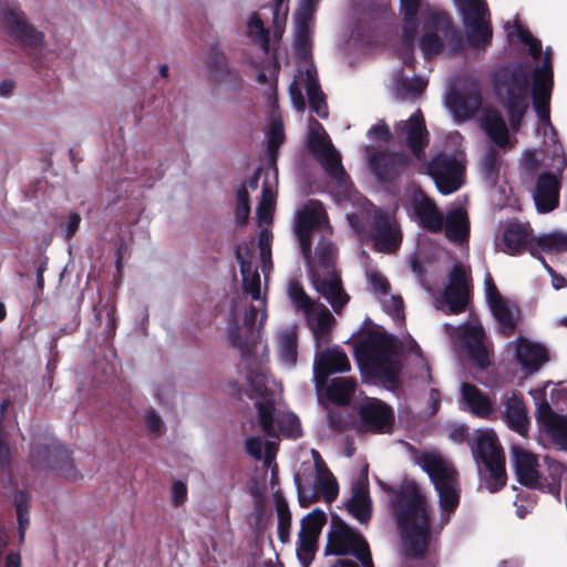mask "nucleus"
Masks as SVG:
<instances>
[{
    "instance_id": "f257e3e1",
    "label": "nucleus",
    "mask_w": 567,
    "mask_h": 567,
    "mask_svg": "<svg viewBox=\"0 0 567 567\" xmlns=\"http://www.w3.org/2000/svg\"><path fill=\"white\" fill-rule=\"evenodd\" d=\"M324 220L326 213L322 205L310 202L296 213L293 231L307 261L312 287L329 302L333 311L339 313L350 298L334 268L336 248L329 241H320L315 255L311 256V233Z\"/></svg>"
},
{
    "instance_id": "f03ea898",
    "label": "nucleus",
    "mask_w": 567,
    "mask_h": 567,
    "mask_svg": "<svg viewBox=\"0 0 567 567\" xmlns=\"http://www.w3.org/2000/svg\"><path fill=\"white\" fill-rule=\"evenodd\" d=\"M237 260L240 265L243 288L250 295L254 303L235 306L228 322L227 336L229 342L246 350L260 334V329L267 319V302L261 292V281L258 267L255 264V255L247 244L237 248Z\"/></svg>"
},
{
    "instance_id": "7ed1b4c3",
    "label": "nucleus",
    "mask_w": 567,
    "mask_h": 567,
    "mask_svg": "<svg viewBox=\"0 0 567 567\" xmlns=\"http://www.w3.org/2000/svg\"><path fill=\"white\" fill-rule=\"evenodd\" d=\"M390 511L408 556H422L430 540L429 504L419 486L404 483L390 495Z\"/></svg>"
},
{
    "instance_id": "20e7f679",
    "label": "nucleus",
    "mask_w": 567,
    "mask_h": 567,
    "mask_svg": "<svg viewBox=\"0 0 567 567\" xmlns=\"http://www.w3.org/2000/svg\"><path fill=\"white\" fill-rule=\"evenodd\" d=\"M504 30L508 42L527 47L529 54L537 63L533 72V105L544 128L553 130L549 121V102L553 90L551 52L549 48L542 52L540 41L535 39L529 30L520 23L518 17L506 21Z\"/></svg>"
},
{
    "instance_id": "39448f33",
    "label": "nucleus",
    "mask_w": 567,
    "mask_h": 567,
    "mask_svg": "<svg viewBox=\"0 0 567 567\" xmlns=\"http://www.w3.org/2000/svg\"><path fill=\"white\" fill-rule=\"evenodd\" d=\"M359 364L388 385H394L401 369L395 340L378 329L364 332L355 342Z\"/></svg>"
},
{
    "instance_id": "423d86ee",
    "label": "nucleus",
    "mask_w": 567,
    "mask_h": 567,
    "mask_svg": "<svg viewBox=\"0 0 567 567\" xmlns=\"http://www.w3.org/2000/svg\"><path fill=\"white\" fill-rule=\"evenodd\" d=\"M250 396L256 399L258 421L269 436L299 437L301 426L298 417L284 409L277 395L270 393L269 381L265 375L250 380Z\"/></svg>"
},
{
    "instance_id": "0eeeda50",
    "label": "nucleus",
    "mask_w": 567,
    "mask_h": 567,
    "mask_svg": "<svg viewBox=\"0 0 567 567\" xmlns=\"http://www.w3.org/2000/svg\"><path fill=\"white\" fill-rule=\"evenodd\" d=\"M416 463L429 475L439 495L441 522L446 524L460 503V484L453 464L440 452L427 451L416 456Z\"/></svg>"
},
{
    "instance_id": "6e6552de",
    "label": "nucleus",
    "mask_w": 567,
    "mask_h": 567,
    "mask_svg": "<svg viewBox=\"0 0 567 567\" xmlns=\"http://www.w3.org/2000/svg\"><path fill=\"white\" fill-rule=\"evenodd\" d=\"M277 186H278V168H265V177L262 183V194L257 206L256 210V219L258 226L261 228L258 235V257L255 256V264L257 265V259L261 262V269L265 276V280H267L268 275L272 270V260H271V238L272 234L269 229V226L272 223L274 212L276 206L277 198ZM241 243L240 245H243ZM251 248V251L255 252V244L254 241L246 243ZM256 255V254H254Z\"/></svg>"
},
{
    "instance_id": "1a4fd4ad",
    "label": "nucleus",
    "mask_w": 567,
    "mask_h": 567,
    "mask_svg": "<svg viewBox=\"0 0 567 567\" xmlns=\"http://www.w3.org/2000/svg\"><path fill=\"white\" fill-rule=\"evenodd\" d=\"M494 86L508 112L512 127L516 128L529 106L527 72L522 66H517L513 71L499 70L495 74Z\"/></svg>"
},
{
    "instance_id": "9d476101",
    "label": "nucleus",
    "mask_w": 567,
    "mask_h": 567,
    "mask_svg": "<svg viewBox=\"0 0 567 567\" xmlns=\"http://www.w3.org/2000/svg\"><path fill=\"white\" fill-rule=\"evenodd\" d=\"M324 554L336 556L351 555L357 559V561L338 559L332 567H372L368 543L361 534L342 522L334 523L331 526L328 533Z\"/></svg>"
},
{
    "instance_id": "9b49d317",
    "label": "nucleus",
    "mask_w": 567,
    "mask_h": 567,
    "mask_svg": "<svg viewBox=\"0 0 567 567\" xmlns=\"http://www.w3.org/2000/svg\"><path fill=\"white\" fill-rule=\"evenodd\" d=\"M286 291L295 310L303 315L317 347L327 343L336 323L330 310L323 303L312 300L297 280H290Z\"/></svg>"
},
{
    "instance_id": "f8f14e48",
    "label": "nucleus",
    "mask_w": 567,
    "mask_h": 567,
    "mask_svg": "<svg viewBox=\"0 0 567 567\" xmlns=\"http://www.w3.org/2000/svg\"><path fill=\"white\" fill-rule=\"evenodd\" d=\"M462 45L460 33L443 12H431L420 39V49L425 58L456 53Z\"/></svg>"
},
{
    "instance_id": "ddd939ff",
    "label": "nucleus",
    "mask_w": 567,
    "mask_h": 567,
    "mask_svg": "<svg viewBox=\"0 0 567 567\" xmlns=\"http://www.w3.org/2000/svg\"><path fill=\"white\" fill-rule=\"evenodd\" d=\"M299 499L302 506H309L320 495L327 503L338 496V483L328 467H318L303 462L295 475Z\"/></svg>"
},
{
    "instance_id": "4468645a",
    "label": "nucleus",
    "mask_w": 567,
    "mask_h": 567,
    "mask_svg": "<svg viewBox=\"0 0 567 567\" xmlns=\"http://www.w3.org/2000/svg\"><path fill=\"white\" fill-rule=\"evenodd\" d=\"M472 454L476 462L483 463L489 473L487 488L491 492L501 489L506 483L505 458L495 433L491 430H478Z\"/></svg>"
},
{
    "instance_id": "2eb2a0df",
    "label": "nucleus",
    "mask_w": 567,
    "mask_h": 567,
    "mask_svg": "<svg viewBox=\"0 0 567 567\" xmlns=\"http://www.w3.org/2000/svg\"><path fill=\"white\" fill-rule=\"evenodd\" d=\"M454 1L463 16L468 43L474 48L486 49L491 43L493 32L485 0Z\"/></svg>"
},
{
    "instance_id": "dca6fc26",
    "label": "nucleus",
    "mask_w": 567,
    "mask_h": 567,
    "mask_svg": "<svg viewBox=\"0 0 567 567\" xmlns=\"http://www.w3.org/2000/svg\"><path fill=\"white\" fill-rule=\"evenodd\" d=\"M303 89L307 91L310 109L318 116L326 118L328 116V109L324 95L319 89L316 70L308 63L305 69L299 71L289 86L290 99L297 111H303L306 106L302 94Z\"/></svg>"
},
{
    "instance_id": "f3484780",
    "label": "nucleus",
    "mask_w": 567,
    "mask_h": 567,
    "mask_svg": "<svg viewBox=\"0 0 567 567\" xmlns=\"http://www.w3.org/2000/svg\"><path fill=\"white\" fill-rule=\"evenodd\" d=\"M308 146L332 178L338 182L344 178L346 173L341 165L340 154L332 146L323 126L318 121L309 123Z\"/></svg>"
},
{
    "instance_id": "a211bd4d",
    "label": "nucleus",
    "mask_w": 567,
    "mask_h": 567,
    "mask_svg": "<svg viewBox=\"0 0 567 567\" xmlns=\"http://www.w3.org/2000/svg\"><path fill=\"white\" fill-rule=\"evenodd\" d=\"M463 159L440 154L431 159L427 172L435 182L440 193L449 195L456 192L464 182Z\"/></svg>"
},
{
    "instance_id": "6ab92c4d",
    "label": "nucleus",
    "mask_w": 567,
    "mask_h": 567,
    "mask_svg": "<svg viewBox=\"0 0 567 567\" xmlns=\"http://www.w3.org/2000/svg\"><path fill=\"white\" fill-rule=\"evenodd\" d=\"M326 523L327 516L321 509H313L301 519L296 553L303 567H308L312 561Z\"/></svg>"
},
{
    "instance_id": "aec40b11",
    "label": "nucleus",
    "mask_w": 567,
    "mask_h": 567,
    "mask_svg": "<svg viewBox=\"0 0 567 567\" xmlns=\"http://www.w3.org/2000/svg\"><path fill=\"white\" fill-rule=\"evenodd\" d=\"M484 291L489 309L498 323L499 331L506 337L511 336L519 321L517 306L501 296L489 274L484 278Z\"/></svg>"
},
{
    "instance_id": "412c9836",
    "label": "nucleus",
    "mask_w": 567,
    "mask_h": 567,
    "mask_svg": "<svg viewBox=\"0 0 567 567\" xmlns=\"http://www.w3.org/2000/svg\"><path fill=\"white\" fill-rule=\"evenodd\" d=\"M468 280L470 271L462 264H455L447 275V284L437 299V308H449L452 313L460 312L464 309L468 299Z\"/></svg>"
},
{
    "instance_id": "4be33fe9",
    "label": "nucleus",
    "mask_w": 567,
    "mask_h": 567,
    "mask_svg": "<svg viewBox=\"0 0 567 567\" xmlns=\"http://www.w3.org/2000/svg\"><path fill=\"white\" fill-rule=\"evenodd\" d=\"M393 421L392 409L378 399H368L358 409L357 429L360 432L388 433Z\"/></svg>"
},
{
    "instance_id": "5701e85b",
    "label": "nucleus",
    "mask_w": 567,
    "mask_h": 567,
    "mask_svg": "<svg viewBox=\"0 0 567 567\" xmlns=\"http://www.w3.org/2000/svg\"><path fill=\"white\" fill-rule=\"evenodd\" d=\"M406 206L413 212L423 228L436 234L443 231V214L422 190L416 187L410 188L406 195Z\"/></svg>"
},
{
    "instance_id": "b1692460",
    "label": "nucleus",
    "mask_w": 567,
    "mask_h": 567,
    "mask_svg": "<svg viewBox=\"0 0 567 567\" xmlns=\"http://www.w3.org/2000/svg\"><path fill=\"white\" fill-rule=\"evenodd\" d=\"M31 463L33 467L48 466L54 468L68 480L74 481L79 476L69 451L62 446L54 445L33 449Z\"/></svg>"
},
{
    "instance_id": "393cba45",
    "label": "nucleus",
    "mask_w": 567,
    "mask_h": 567,
    "mask_svg": "<svg viewBox=\"0 0 567 567\" xmlns=\"http://www.w3.org/2000/svg\"><path fill=\"white\" fill-rule=\"evenodd\" d=\"M316 10V0H300L295 13V49L303 60H307L311 50V29Z\"/></svg>"
},
{
    "instance_id": "a878e982",
    "label": "nucleus",
    "mask_w": 567,
    "mask_h": 567,
    "mask_svg": "<svg viewBox=\"0 0 567 567\" xmlns=\"http://www.w3.org/2000/svg\"><path fill=\"white\" fill-rule=\"evenodd\" d=\"M395 134L405 142L412 154L417 158L424 157V148L429 143V132L420 111H416L406 121L395 124Z\"/></svg>"
},
{
    "instance_id": "bb28decb",
    "label": "nucleus",
    "mask_w": 567,
    "mask_h": 567,
    "mask_svg": "<svg viewBox=\"0 0 567 567\" xmlns=\"http://www.w3.org/2000/svg\"><path fill=\"white\" fill-rule=\"evenodd\" d=\"M347 354L339 348H330L319 352L313 361V381L318 390L323 389L328 377L350 370Z\"/></svg>"
},
{
    "instance_id": "cd10ccee",
    "label": "nucleus",
    "mask_w": 567,
    "mask_h": 567,
    "mask_svg": "<svg viewBox=\"0 0 567 567\" xmlns=\"http://www.w3.org/2000/svg\"><path fill=\"white\" fill-rule=\"evenodd\" d=\"M372 218V236L378 249L384 252L396 250L402 235L394 217L381 209H374Z\"/></svg>"
},
{
    "instance_id": "c85d7f7f",
    "label": "nucleus",
    "mask_w": 567,
    "mask_h": 567,
    "mask_svg": "<svg viewBox=\"0 0 567 567\" xmlns=\"http://www.w3.org/2000/svg\"><path fill=\"white\" fill-rule=\"evenodd\" d=\"M2 25L21 44L30 48H39L43 44V34L30 25L21 11L3 9L1 12Z\"/></svg>"
},
{
    "instance_id": "c756f323",
    "label": "nucleus",
    "mask_w": 567,
    "mask_h": 567,
    "mask_svg": "<svg viewBox=\"0 0 567 567\" xmlns=\"http://www.w3.org/2000/svg\"><path fill=\"white\" fill-rule=\"evenodd\" d=\"M369 165L379 179L392 182L405 172L409 157L404 153L379 152L369 157Z\"/></svg>"
},
{
    "instance_id": "7c9ffc66",
    "label": "nucleus",
    "mask_w": 567,
    "mask_h": 567,
    "mask_svg": "<svg viewBox=\"0 0 567 567\" xmlns=\"http://www.w3.org/2000/svg\"><path fill=\"white\" fill-rule=\"evenodd\" d=\"M535 240L536 237L533 236L528 225L512 223L505 228L496 245L501 251L508 255H519L526 250L533 254Z\"/></svg>"
},
{
    "instance_id": "2f4dec72",
    "label": "nucleus",
    "mask_w": 567,
    "mask_h": 567,
    "mask_svg": "<svg viewBox=\"0 0 567 567\" xmlns=\"http://www.w3.org/2000/svg\"><path fill=\"white\" fill-rule=\"evenodd\" d=\"M514 349L515 359L525 374H530L547 361L546 350L528 339L518 338L509 343Z\"/></svg>"
},
{
    "instance_id": "473e14b6",
    "label": "nucleus",
    "mask_w": 567,
    "mask_h": 567,
    "mask_svg": "<svg viewBox=\"0 0 567 567\" xmlns=\"http://www.w3.org/2000/svg\"><path fill=\"white\" fill-rule=\"evenodd\" d=\"M559 188L560 183L556 175L544 173L538 177L533 194L538 213H549L558 206Z\"/></svg>"
},
{
    "instance_id": "72a5a7b5",
    "label": "nucleus",
    "mask_w": 567,
    "mask_h": 567,
    "mask_svg": "<svg viewBox=\"0 0 567 567\" xmlns=\"http://www.w3.org/2000/svg\"><path fill=\"white\" fill-rule=\"evenodd\" d=\"M484 338L485 332L480 323H467L462 328V341L471 358L482 369L489 364V351Z\"/></svg>"
},
{
    "instance_id": "f704fd0d",
    "label": "nucleus",
    "mask_w": 567,
    "mask_h": 567,
    "mask_svg": "<svg viewBox=\"0 0 567 567\" xmlns=\"http://www.w3.org/2000/svg\"><path fill=\"white\" fill-rule=\"evenodd\" d=\"M461 406L470 411L473 415L488 419L494 413L493 401L476 385L462 383L461 385Z\"/></svg>"
},
{
    "instance_id": "c9c22d12",
    "label": "nucleus",
    "mask_w": 567,
    "mask_h": 567,
    "mask_svg": "<svg viewBox=\"0 0 567 567\" xmlns=\"http://www.w3.org/2000/svg\"><path fill=\"white\" fill-rule=\"evenodd\" d=\"M445 237L455 245H462L470 237V219L467 212L463 207L449 209L444 216Z\"/></svg>"
},
{
    "instance_id": "e433bc0d",
    "label": "nucleus",
    "mask_w": 567,
    "mask_h": 567,
    "mask_svg": "<svg viewBox=\"0 0 567 567\" xmlns=\"http://www.w3.org/2000/svg\"><path fill=\"white\" fill-rule=\"evenodd\" d=\"M537 419L553 441L567 451V417L555 413L549 404L545 403L538 408Z\"/></svg>"
},
{
    "instance_id": "4c0bfd02",
    "label": "nucleus",
    "mask_w": 567,
    "mask_h": 567,
    "mask_svg": "<svg viewBox=\"0 0 567 567\" xmlns=\"http://www.w3.org/2000/svg\"><path fill=\"white\" fill-rule=\"evenodd\" d=\"M512 455L518 481L525 486L536 487L538 485V464L535 455L516 445L512 447Z\"/></svg>"
},
{
    "instance_id": "58836bf2",
    "label": "nucleus",
    "mask_w": 567,
    "mask_h": 567,
    "mask_svg": "<svg viewBox=\"0 0 567 567\" xmlns=\"http://www.w3.org/2000/svg\"><path fill=\"white\" fill-rule=\"evenodd\" d=\"M446 106L456 121L462 122L472 117L481 106V96L476 90L463 95L458 92H451L445 100Z\"/></svg>"
},
{
    "instance_id": "ea45409f",
    "label": "nucleus",
    "mask_w": 567,
    "mask_h": 567,
    "mask_svg": "<svg viewBox=\"0 0 567 567\" xmlns=\"http://www.w3.org/2000/svg\"><path fill=\"white\" fill-rule=\"evenodd\" d=\"M504 420L508 427L525 436L528 430L526 406L520 398L513 394L504 402Z\"/></svg>"
},
{
    "instance_id": "a19ab883",
    "label": "nucleus",
    "mask_w": 567,
    "mask_h": 567,
    "mask_svg": "<svg viewBox=\"0 0 567 567\" xmlns=\"http://www.w3.org/2000/svg\"><path fill=\"white\" fill-rule=\"evenodd\" d=\"M482 127L498 146L506 147L509 144L506 123L498 112L485 110L482 116Z\"/></svg>"
},
{
    "instance_id": "79ce46f5",
    "label": "nucleus",
    "mask_w": 567,
    "mask_h": 567,
    "mask_svg": "<svg viewBox=\"0 0 567 567\" xmlns=\"http://www.w3.org/2000/svg\"><path fill=\"white\" fill-rule=\"evenodd\" d=\"M277 348L280 362L288 369L295 368L298 359V337L295 327L279 332Z\"/></svg>"
},
{
    "instance_id": "37998d69",
    "label": "nucleus",
    "mask_w": 567,
    "mask_h": 567,
    "mask_svg": "<svg viewBox=\"0 0 567 567\" xmlns=\"http://www.w3.org/2000/svg\"><path fill=\"white\" fill-rule=\"evenodd\" d=\"M349 513L360 523H367L371 517V501L365 485L360 484L353 488L348 502Z\"/></svg>"
},
{
    "instance_id": "c03bdc74",
    "label": "nucleus",
    "mask_w": 567,
    "mask_h": 567,
    "mask_svg": "<svg viewBox=\"0 0 567 567\" xmlns=\"http://www.w3.org/2000/svg\"><path fill=\"white\" fill-rule=\"evenodd\" d=\"M355 385V381L351 378H334L327 388V396L339 405H346L350 402Z\"/></svg>"
},
{
    "instance_id": "a18cd8bd",
    "label": "nucleus",
    "mask_w": 567,
    "mask_h": 567,
    "mask_svg": "<svg viewBox=\"0 0 567 567\" xmlns=\"http://www.w3.org/2000/svg\"><path fill=\"white\" fill-rule=\"evenodd\" d=\"M420 0H400V11L404 18L403 40L412 45L416 31L415 17L420 8Z\"/></svg>"
},
{
    "instance_id": "49530a36",
    "label": "nucleus",
    "mask_w": 567,
    "mask_h": 567,
    "mask_svg": "<svg viewBox=\"0 0 567 567\" xmlns=\"http://www.w3.org/2000/svg\"><path fill=\"white\" fill-rule=\"evenodd\" d=\"M268 145H267V154H268V165L266 168L277 167V152L278 148L282 145L285 141V132L282 122L278 118H274L269 125L267 132Z\"/></svg>"
},
{
    "instance_id": "de8ad7c7",
    "label": "nucleus",
    "mask_w": 567,
    "mask_h": 567,
    "mask_svg": "<svg viewBox=\"0 0 567 567\" xmlns=\"http://www.w3.org/2000/svg\"><path fill=\"white\" fill-rule=\"evenodd\" d=\"M246 451L249 455H251L256 460L262 458V452H264V443L260 437H249L246 440ZM277 452V445L274 441H268L265 445V464L267 466H270L271 462L275 458Z\"/></svg>"
},
{
    "instance_id": "09e8293b",
    "label": "nucleus",
    "mask_w": 567,
    "mask_h": 567,
    "mask_svg": "<svg viewBox=\"0 0 567 567\" xmlns=\"http://www.w3.org/2000/svg\"><path fill=\"white\" fill-rule=\"evenodd\" d=\"M246 32L249 38H251L254 41H256L261 50L266 53L268 52L269 47V38H268V31L264 27L262 21L260 18L252 13L249 19L247 20L246 24Z\"/></svg>"
},
{
    "instance_id": "8fccbe9b",
    "label": "nucleus",
    "mask_w": 567,
    "mask_h": 567,
    "mask_svg": "<svg viewBox=\"0 0 567 567\" xmlns=\"http://www.w3.org/2000/svg\"><path fill=\"white\" fill-rule=\"evenodd\" d=\"M535 245L544 251H564L567 250V235L563 233L544 234L536 237Z\"/></svg>"
},
{
    "instance_id": "3c124183",
    "label": "nucleus",
    "mask_w": 567,
    "mask_h": 567,
    "mask_svg": "<svg viewBox=\"0 0 567 567\" xmlns=\"http://www.w3.org/2000/svg\"><path fill=\"white\" fill-rule=\"evenodd\" d=\"M277 530L281 543L286 544L290 539L291 513L287 503L278 501L276 504Z\"/></svg>"
},
{
    "instance_id": "603ef678",
    "label": "nucleus",
    "mask_w": 567,
    "mask_h": 567,
    "mask_svg": "<svg viewBox=\"0 0 567 567\" xmlns=\"http://www.w3.org/2000/svg\"><path fill=\"white\" fill-rule=\"evenodd\" d=\"M210 76L216 83L238 80V75L229 70L224 55H216L210 62Z\"/></svg>"
},
{
    "instance_id": "864d4df0",
    "label": "nucleus",
    "mask_w": 567,
    "mask_h": 567,
    "mask_svg": "<svg viewBox=\"0 0 567 567\" xmlns=\"http://www.w3.org/2000/svg\"><path fill=\"white\" fill-rule=\"evenodd\" d=\"M380 302L383 309L398 322L403 321V300L399 296H393L386 292L380 297Z\"/></svg>"
},
{
    "instance_id": "5fc2aeb1",
    "label": "nucleus",
    "mask_w": 567,
    "mask_h": 567,
    "mask_svg": "<svg viewBox=\"0 0 567 567\" xmlns=\"http://www.w3.org/2000/svg\"><path fill=\"white\" fill-rule=\"evenodd\" d=\"M402 350L409 352L411 355H414V361L417 365H420L422 372V374H420L419 377L430 382V369L426 361L422 357L419 344L414 340H408L404 344H402Z\"/></svg>"
},
{
    "instance_id": "6e6d98bb",
    "label": "nucleus",
    "mask_w": 567,
    "mask_h": 567,
    "mask_svg": "<svg viewBox=\"0 0 567 567\" xmlns=\"http://www.w3.org/2000/svg\"><path fill=\"white\" fill-rule=\"evenodd\" d=\"M367 279L373 292L378 296L379 299L380 297L389 292V282L386 278L379 271L370 270L367 274Z\"/></svg>"
},
{
    "instance_id": "4d7b16f0",
    "label": "nucleus",
    "mask_w": 567,
    "mask_h": 567,
    "mask_svg": "<svg viewBox=\"0 0 567 567\" xmlns=\"http://www.w3.org/2000/svg\"><path fill=\"white\" fill-rule=\"evenodd\" d=\"M287 1L288 0H275V2H276V8H275V12H274L275 37H280L282 33V27L286 22L287 12H288V8L286 6Z\"/></svg>"
},
{
    "instance_id": "13d9d810",
    "label": "nucleus",
    "mask_w": 567,
    "mask_h": 567,
    "mask_svg": "<svg viewBox=\"0 0 567 567\" xmlns=\"http://www.w3.org/2000/svg\"><path fill=\"white\" fill-rule=\"evenodd\" d=\"M367 137L375 142L388 143L392 140V133L389 126L380 121L367 132Z\"/></svg>"
},
{
    "instance_id": "bf43d9fd",
    "label": "nucleus",
    "mask_w": 567,
    "mask_h": 567,
    "mask_svg": "<svg viewBox=\"0 0 567 567\" xmlns=\"http://www.w3.org/2000/svg\"><path fill=\"white\" fill-rule=\"evenodd\" d=\"M497 165V155L494 150L489 148L485 152L481 161V168L485 177L489 178L495 172Z\"/></svg>"
},
{
    "instance_id": "052dcab7",
    "label": "nucleus",
    "mask_w": 567,
    "mask_h": 567,
    "mask_svg": "<svg viewBox=\"0 0 567 567\" xmlns=\"http://www.w3.org/2000/svg\"><path fill=\"white\" fill-rule=\"evenodd\" d=\"M145 422L151 432L156 434H159L162 432L164 426L163 421L154 410L146 412Z\"/></svg>"
},
{
    "instance_id": "680f3d73",
    "label": "nucleus",
    "mask_w": 567,
    "mask_h": 567,
    "mask_svg": "<svg viewBox=\"0 0 567 567\" xmlns=\"http://www.w3.org/2000/svg\"><path fill=\"white\" fill-rule=\"evenodd\" d=\"M187 487L183 482H175L172 487V499L173 503L178 506L186 499Z\"/></svg>"
},
{
    "instance_id": "e2e57ef3",
    "label": "nucleus",
    "mask_w": 567,
    "mask_h": 567,
    "mask_svg": "<svg viewBox=\"0 0 567 567\" xmlns=\"http://www.w3.org/2000/svg\"><path fill=\"white\" fill-rule=\"evenodd\" d=\"M10 463V449L3 440V426L0 422V466L4 468Z\"/></svg>"
},
{
    "instance_id": "0e129e2a",
    "label": "nucleus",
    "mask_w": 567,
    "mask_h": 567,
    "mask_svg": "<svg viewBox=\"0 0 567 567\" xmlns=\"http://www.w3.org/2000/svg\"><path fill=\"white\" fill-rule=\"evenodd\" d=\"M80 221H81V218L78 214H73L69 217V220L66 223V227H65V234H66V237H72L79 225H80Z\"/></svg>"
},
{
    "instance_id": "69168bd1",
    "label": "nucleus",
    "mask_w": 567,
    "mask_h": 567,
    "mask_svg": "<svg viewBox=\"0 0 567 567\" xmlns=\"http://www.w3.org/2000/svg\"><path fill=\"white\" fill-rule=\"evenodd\" d=\"M14 504L17 508V513H19V509L21 512H28V504H29V496L24 492H19L14 496Z\"/></svg>"
},
{
    "instance_id": "338daca9",
    "label": "nucleus",
    "mask_w": 567,
    "mask_h": 567,
    "mask_svg": "<svg viewBox=\"0 0 567 567\" xmlns=\"http://www.w3.org/2000/svg\"><path fill=\"white\" fill-rule=\"evenodd\" d=\"M17 516H18L20 540H23L24 532L29 525L28 512H21V509H19V513H17Z\"/></svg>"
},
{
    "instance_id": "774afa93",
    "label": "nucleus",
    "mask_w": 567,
    "mask_h": 567,
    "mask_svg": "<svg viewBox=\"0 0 567 567\" xmlns=\"http://www.w3.org/2000/svg\"><path fill=\"white\" fill-rule=\"evenodd\" d=\"M467 435V429L464 425L456 426L450 433V439L456 443H462Z\"/></svg>"
}]
</instances>
